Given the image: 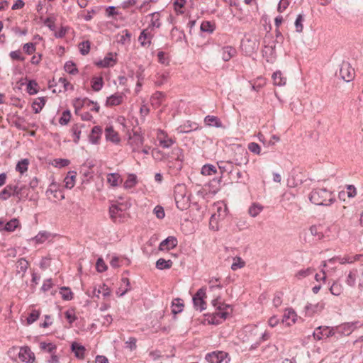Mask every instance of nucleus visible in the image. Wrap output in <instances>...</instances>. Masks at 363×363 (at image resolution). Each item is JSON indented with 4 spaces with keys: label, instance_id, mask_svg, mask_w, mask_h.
Segmentation results:
<instances>
[{
    "label": "nucleus",
    "instance_id": "obj_7",
    "mask_svg": "<svg viewBox=\"0 0 363 363\" xmlns=\"http://www.w3.org/2000/svg\"><path fill=\"white\" fill-rule=\"evenodd\" d=\"M109 213L111 218L116 222L118 219L121 221L124 218V209L122 208V204H112L109 208Z\"/></svg>",
    "mask_w": 363,
    "mask_h": 363
},
{
    "label": "nucleus",
    "instance_id": "obj_34",
    "mask_svg": "<svg viewBox=\"0 0 363 363\" xmlns=\"http://www.w3.org/2000/svg\"><path fill=\"white\" fill-rule=\"evenodd\" d=\"M198 124L196 123H191L190 121H187L186 123L181 125L179 127L181 133H189L192 130H196L198 129Z\"/></svg>",
    "mask_w": 363,
    "mask_h": 363
},
{
    "label": "nucleus",
    "instance_id": "obj_5",
    "mask_svg": "<svg viewBox=\"0 0 363 363\" xmlns=\"http://www.w3.org/2000/svg\"><path fill=\"white\" fill-rule=\"evenodd\" d=\"M259 42L255 37L253 38H245L242 40L241 46L247 53H252L257 50Z\"/></svg>",
    "mask_w": 363,
    "mask_h": 363
},
{
    "label": "nucleus",
    "instance_id": "obj_11",
    "mask_svg": "<svg viewBox=\"0 0 363 363\" xmlns=\"http://www.w3.org/2000/svg\"><path fill=\"white\" fill-rule=\"evenodd\" d=\"M16 189L14 191V196L16 197L18 201L25 200L28 197L30 190L27 185L18 186L15 184Z\"/></svg>",
    "mask_w": 363,
    "mask_h": 363
},
{
    "label": "nucleus",
    "instance_id": "obj_49",
    "mask_svg": "<svg viewBox=\"0 0 363 363\" xmlns=\"http://www.w3.org/2000/svg\"><path fill=\"white\" fill-rule=\"evenodd\" d=\"M318 330H322L326 337H332L336 335V328H330L328 326H320Z\"/></svg>",
    "mask_w": 363,
    "mask_h": 363
},
{
    "label": "nucleus",
    "instance_id": "obj_53",
    "mask_svg": "<svg viewBox=\"0 0 363 363\" xmlns=\"http://www.w3.org/2000/svg\"><path fill=\"white\" fill-rule=\"evenodd\" d=\"M71 118V113L69 110L64 111L62 112V116L59 119V123L62 125H67Z\"/></svg>",
    "mask_w": 363,
    "mask_h": 363
},
{
    "label": "nucleus",
    "instance_id": "obj_28",
    "mask_svg": "<svg viewBox=\"0 0 363 363\" xmlns=\"http://www.w3.org/2000/svg\"><path fill=\"white\" fill-rule=\"evenodd\" d=\"M76 172L71 171L68 172V174L64 179L65 186L67 189H71L75 184Z\"/></svg>",
    "mask_w": 363,
    "mask_h": 363
},
{
    "label": "nucleus",
    "instance_id": "obj_15",
    "mask_svg": "<svg viewBox=\"0 0 363 363\" xmlns=\"http://www.w3.org/2000/svg\"><path fill=\"white\" fill-rule=\"evenodd\" d=\"M296 313L292 308H287L285 310L283 315L282 322L286 323L287 325H291L295 323L296 320Z\"/></svg>",
    "mask_w": 363,
    "mask_h": 363
},
{
    "label": "nucleus",
    "instance_id": "obj_19",
    "mask_svg": "<svg viewBox=\"0 0 363 363\" xmlns=\"http://www.w3.org/2000/svg\"><path fill=\"white\" fill-rule=\"evenodd\" d=\"M221 52L223 60L228 62L236 55L237 51L234 48L231 46H225L222 48Z\"/></svg>",
    "mask_w": 363,
    "mask_h": 363
},
{
    "label": "nucleus",
    "instance_id": "obj_27",
    "mask_svg": "<svg viewBox=\"0 0 363 363\" xmlns=\"http://www.w3.org/2000/svg\"><path fill=\"white\" fill-rule=\"evenodd\" d=\"M84 124L82 123H77L74 124L72 128L71 132L72 133V135L74 137L73 141L74 143L77 144L79 139H80V135L82 128H84Z\"/></svg>",
    "mask_w": 363,
    "mask_h": 363
},
{
    "label": "nucleus",
    "instance_id": "obj_4",
    "mask_svg": "<svg viewBox=\"0 0 363 363\" xmlns=\"http://www.w3.org/2000/svg\"><path fill=\"white\" fill-rule=\"evenodd\" d=\"M340 76L345 82H351L354 77V70L348 62H343L340 69Z\"/></svg>",
    "mask_w": 363,
    "mask_h": 363
},
{
    "label": "nucleus",
    "instance_id": "obj_61",
    "mask_svg": "<svg viewBox=\"0 0 363 363\" xmlns=\"http://www.w3.org/2000/svg\"><path fill=\"white\" fill-rule=\"evenodd\" d=\"M23 49L26 54L31 55L35 51V45L33 43H28L23 45Z\"/></svg>",
    "mask_w": 363,
    "mask_h": 363
},
{
    "label": "nucleus",
    "instance_id": "obj_64",
    "mask_svg": "<svg viewBox=\"0 0 363 363\" xmlns=\"http://www.w3.org/2000/svg\"><path fill=\"white\" fill-rule=\"evenodd\" d=\"M65 318L68 320V322L72 324L77 320V316L75 315L74 311L73 309L67 310L65 313Z\"/></svg>",
    "mask_w": 363,
    "mask_h": 363
},
{
    "label": "nucleus",
    "instance_id": "obj_44",
    "mask_svg": "<svg viewBox=\"0 0 363 363\" xmlns=\"http://www.w3.org/2000/svg\"><path fill=\"white\" fill-rule=\"evenodd\" d=\"M49 193H55L54 196L57 199H63L65 198L64 194L61 191H57V184L54 182L50 185V188L47 190V194Z\"/></svg>",
    "mask_w": 363,
    "mask_h": 363
},
{
    "label": "nucleus",
    "instance_id": "obj_45",
    "mask_svg": "<svg viewBox=\"0 0 363 363\" xmlns=\"http://www.w3.org/2000/svg\"><path fill=\"white\" fill-rule=\"evenodd\" d=\"M60 293L62 295V298L65 301H69L73 298V293L68 287H61Z\"/></svg>",
    "mask_w": 363,
    "mask_h": 363
},
{
    "label": "nucleus",
    "instance_id": "obj_9",
    "mask_svg": "<svg viewBox=\"0 0 363 363\" xmlns=\"http://www.w3.org/2000/svg\"><path fill=\"white\" fill-rule=\"evenodd\" d=\"M143 137L137 132H134L133 135L129 137L128 143L133 152H138L140 147L143 145Z\"/></svg>",
    "mask_w": 363,
    "mask_h": 363
},
{
    "label": "nucleus",
    "instance_id": "obj_56",
    "mask_svg": "<svg viewBox=\"0 0 363 363\" xmlns=\"http://www.w3.org/2000/svg\"><path fill=\"white\" fill-rule=\"evenodd\" d=\"M80 53L82 55H86L90 50V42L89 40L83 41L79 45Z\"/></svg>",
    "mask_w": 363,
    "mask_h": 363
},
{
    "label": "nucleus",
    "instance_id": "obj_8",
    "mask_svg": "<svg viewBox=\"0 0 363 363\" xmlns=\"http://www.w3.org/2000/svg\"><path fill=\"white\" fill-rule=\"evenodd\" d=\"M228 356V353L223 351H216L208 353L206 355V360L209 363H222Z\"/></svg>",
    "mask_w": 363,
    "mask_h": 363
},
{
    "label": "nucleus",
    "instance_id": "obj_6",
    "mask_svg": "<svg viewBox=\"0 0 363 363\" xmlns=\"http://www.w3.org/2000/svg\"><path fill=\"white\" fill-rule=\"evenodd\" d=\"M18 358L21 359V361L26 363H33L35 359L34 353L28 346L22 347L20 348V351L18 352Z\"/></svg>",
    "mask_w": 363,
    "mask_h": 363
},
{
    "label": "nucleus",
    "instance_id": "obj_12",
    "mask_svg": "<svg viewBox=\"0 0 363 363\" xmlns=\"http://www.w3.org/2000/svg\"><path fill=\"white\" fill-rule=\"evenodd\" d=\"M177 240L175 237L169 236L162 241L160 244L159 249L160 250H171L177 245Z\"/></svg>",
    "mask_w": 363,
    "mask_h": 363
},
{
    "label": "nucleus",
    "instance_id": "obj_31",
    "mask_svg": "<svg viewBox=\"0 0 363 363\" xmlns=\"http://www.w3.org/2000/svg\"><path fill=\"white\" fill-rule=\"evenodd\" d=\"M272 79L274 85L277 86L285 85L286 82V79L283 77V74L280 71H277L273 73Z\"/></svg>",
    "mask_w": 363,
    "mask_h": 363
},
{
    "label": "nucleus",
    "instance_id": "obj_10",
    "mask_svg": "<svg viewBox=\"0 0 363 363\" xmlns=\"http://www.w3.org/2000/svg\"><path fill=\"white\" fill-rule=\"evenodd\" d=\"M336 328V334L340 336H347L356 328L354 323H345Z\"/></svg>",
    "mask_w": 363,
    "mask_h": 363
},
{
    "label": "nucleus",
    "instance_id": "obj_42",
    "mask_svg": "<svg viewBox=\"0 0 363 363\" xmlns=\"http://www.w3.org/2000/svg\"><path fill=\"white\" fill-rule=\"evenodd\" d=\"M29 164V161L28 159H23L19 161L17 164L16 169L21 174H23L28 170V166Z\"/></svg>",
    "mask_w": 363,
    "mask_h": 363
},
{
    "label": "nucleus",
    "instance_id": "obj_57",
    "mask_svg": "<svg viewBox=\"0 0 363 363\" xmlns=\"http://www.w3.org/2000/svg\"><path fill=\"white\" fill-rule=\"evenodd\" d=\"M313 272L314 269L311 267L305 269H301L296 274V277L300 279L312 274Z\"/></svg>",
    "mask_w": 363,
    "mask_h": 363
},
{
    "label": "nucleus",
    "instance_id": "obj_1",
    "mask_svg": "<svg viewBox=\"0 0 363 363\" xmlns=\"http://www.w3.org/2000/svg\"><path fill=\"white\" fill-rule=\"evenodd\" d=\"M309 199L318 206H329L335 201L332 192L325 188L313 189L309 195Z\"/></svg>",
    "mask_w": 363,
    "mask_h": 363
},
{
    "label": "nucleus",
    "instance_id": "obj_14",
    "mask_svg": "<svg viewBox=\"0 0 363 363\" xmlns=\"http://www.w3.org/2000/svg\"><path fill=\"white\" fill-rule=\"evenodd\" d=\"M153 35L151 33L148 32V29H144L140 33L138 37V41L140 43V45L143 47L150 46L151 45V39L152 38Z\"/></svg>",
    "mask_w": 363,
    "mask_h": 363
},
{
    "label": "nucleus",
    "instance_id": "obj_30",
    "mask_svg": "<svg viewBox=\"0 0 363 363\" xmlns=\"http://www.w3.org/2000/svg\"><path fill=\"white\" fill-rule=\"evenodd\" d=\"M358 276V271L357 269H353L350 271L346 279L345 283L350 287H354L356 284V279Z\"/></svg>",
    "mask_w": 363,
    "mask_h": 363
},
{
    "label": "nucleus",
    "instance_id": "obj_20",
    "mask_svg": "<svg viewBox=\"0 0 363 363\" xmlns=\"http://www.w3.org/2000/svg\"><path fill=\"white\" fill-rule=\"evenodd\" d=\"M218 167L221 172L232 174L233 171V162L231 161H219L217 162Z\"/></svg>",
    "mask_w": 363,
    "mask_h": 363
},
{
    "label": "nucleus",
    "instance_id": "obj_52",
    "mask_svg": "<svg viewBox=\"0 0 363 363\" xmlns=\"http://www.w3.org/2000/svg\"><path fill=\"white\" fill-rule=\"evenodd\" d=\"M172 157L177 161L182 162L184 160L183 151L179 147H175L172 151Z\"/></svg>",
    "mask_w": 363,
    "mask_h": 363
},
{
    "label": "nucleus",
    "instance_id": "obj_33",
    "mask_svg": "<svg viewBox=\"0 0 363 363\" xmlns=\"http://www.w3.org/2000/svg\"><path fill=\"white\" fill-rule=\"evenodd\" d=\"M172 312L174 314L181 313L184 309V304L182 300L179 298H175L172 303Z\"/></svg>",
    "mask_w": 363,
    "mask_h": 363
},
{
    "label": "nucleus",
    "instance_id": "obj_50",
    "mask_svg": "<svg viewBox=\"0 0 363 363\" xmlns=\"http://www.w3.org/2000/svg\"><path fill=\"white\" fill-rule=\"evenodd\" d=\"M200 28L202 32L211 33L215 30V26H214V24L211 23L210 21H203L201 24Z\"/></svg>",
    "mask_w": 363,
    "mask_h": 363
},
{
    "label": "nucleus",
    "instance_id": "obj_62",
    "mask_svg": "<svg viewBox=\"0 0 363 363\" xmlns=\"http://www.w3.org/2000/svg\"><path fill=\"white\" fill-rule=\"evenodd\" d=\"M39 315H40V313L38 311H36V310L32 311L31 313L28 315V316L27 318L28 324H32L33 323H34L35 320H38V318H39Z\"/></svg>",
    "mask_w": 363,
    "mask_h": 363
},
{
    "label": "nucleus",
    "instance_id": "obj_37",
    "mask_svg": "<svg viewBox=\"0 0 363 363\" xmlns=\"http://www.w3.org/2000/svg\"><path fill=\"white\" fill-rule=\"evenodd\" d=\"M104 86V81L101 77H94L91 80V88L95 91H100Z\"/></svg>",
    "mask_w": 363,
    "mask_h": 363
},
{
    "label": "nucleus",
    "instance_id": "obj_26",
    "mask_svg": "<svg viewBox=\"0 0 363 363\" xmlns=\"http://www.w3.org/2000/svg\"><path fill=\"white\" fill-rule=\"evenodd\" d=\"M123 95L115 94L107 98L106 101V105L108 106H117L122 103L123 101Z\"/></svg>",
    "mask_w": 363,
    "mask_h": 363
},
{
    "label": "nucleus",
    "instance_id": "obj_13",
    "mask_svg": "<svg viewBox=\"0 0 363 363\" xmlns=\"http://www.w3.org/2000/svg\"><path fill=\"white\" fill-rule=\"evenodd\" d=\"M323 308V303H317L315 304L307 303L304 310L306 315L312 316L315 313L321 311Z\"/></svg>",
    "mask_w": 363,
    "mask_h": 363
},
{
    "label": "nucleus",
    "instance_id": "obj_48",
    "mask_svg": "<svg viewBox=\"0 0 363 363\" xmlns=\"http://www.w3.org/2000/svg\"><path fill=\"white\" fill-rule=\"evenodd\" d=\"M216 168L213 164H205L201 168V174L203 175H211L213 174L216 173Z\"/></svg>",
    "mask_w": 363,
    "mask_h": 363
},
{
    "label": "nucleus",
    "instance_id": "obj_25",
    "mask_svg": "<svg viewBox=\"0 0 363 363\" xmlns=\"http://www.w3.org/2000/svg\"><path fill=\"white\" fill-rule=\"evenodd\" d=\"M204 123L206 125L216 128H220L223 125L222 122L217 116L210 115L205 117Z\"/></svg>",
    "mask_w": 363,
    "mask_h": 363
},
{
    "label": "nucleus",
    "instance_id": "obj_41",
    "mask_svg": "<svg viewBox=\"0 0 363 363\" xmlns=\"http://www.w3.org/2000/svg\"><path fill=\"white\" fill-rule=\"evenodd\" d=\"M330 291L333 295L340 296L343 291L342 285L337 281H335L330 286Z\"/></svg>",
    "mask_w": 363,
    "mask_h": 363
},
{
    "label": "nucleus",
    "instance_id": "obj_29",
    "mask_svg": "<svg viewBox=\"0 0 363 363\" xmlns=\"http://www.w3.org/2000/svg\"><path fill=\"white\" fill-rule=\"evenodd\" d=\"M106 138L113 143H117L120 141L117 133L113 130V127H107L105 130Z\"/></svg>",
    "mask_w": 363,
    "mask_h": 363
},
{
    "label": "nucleus",
    "instance_id": "obj_32",
    "mask_svg": "<svg viewBox=\"0 0 363 363\" xmlns=\"http://www.w3.org/2000/svg\"><path fill=\"white\" fill-rule=\"evenodd\" d=\"M173 262L171 259L166 260L163 258H160L156 262V268L160 270L168 269L172 267Z\"/></svg>",
    "mask_w": 363,
    "mask_h": 363
},
{
    "label": "nucleus",
    "instance_id": "obj_43",
    "mask_svg": "<svg viewBox=\"0 0 363 363\" xmlns=\"http://www.w3.org/2000/svg\"><path fill=\"white\" fill-rule=\"evenodd\" d=\"M65 70L70 74L75 75L78 73V69L76 67V65L72 62L68 61L65 64Z\"/></svg>",
    "mask_w": 363,
    "mask_h": 363
},
{
    "label": "nucleus",
    "instance_id": "obj_22",
    "mask_svg": "<svg viewBox=\"0 0 363 363\" xmlns=\"http://www.w3.org/2000/svg\"><path fill=\"white\" fill-rule=\"evenodd\" d=\"M101 133H102V128L99 125L94 126L92 128L91 132L89 135V141L92 144H97L99 141Z\"/></svg>",
    "mask_w": 363,
    "mask_h": 363
},
{
    "label": "nucleus",
    "instance_id": "obj_58",
    "mask_svg": "<svg viewBox=\"0 0 363 363\" xmlns=\"http://www.w3.org/2000/svg\"><path fill=\"white\" fill-rule=\"evenodd\" d=\"M123 35H121V38L118 42L123 45L130 43L131 38V33L128 30H123Z\"/></svg>",
    "mask_w": 363,
    "mask_h": 363
},
{
    "label": "nucleus",
    "instance_id": "obj_18",
    "mask_svg": "<svg viewBox=\"0 0 363 363\" xmlns=\"http://www.w3.org/2000/svg\"><path fill=\"white\" fill-rule=\"evenodd\" d=\"M217 311H218L213 313L211 320V323L214 325L220 324L222 320H225L228 315V313L227 311L222 310Z\"/></svg>",
    "mask_w": 363,
    "mask_h": 363
},
{
    "label": "nucleus",
    "instance_id": "obj_47",
    "mask_svg": "<svg viewBox=\"0 0 363 363\" xmlns=\"http://www.w3.org/2000/svg\"><path fill=\"white\" fill-rule=\"evenodd\" d=\"M19 225V221L16 218H13L7 222L5 225V230L8 232H12L17 228Z\"/></svg>",
    "mask_w": 363,
    "mask_h": 363
},
{
    "label": "nucleus",
    "instance_id": "obj_3",
    "mask_svg": "<svg viewBox=\"0 0 363 363\" xmlns=\"http://www.w3.org/2000/svg\"><path fill=\"white\" fill-rule=\"evenodd\" d=\"M206 298V289L202 287L199 289L193 296V303L194 308L199 311H203L206 308V303L204 301Z\"/></svg>",
    "mask_w": 363,
    "mask_h": 363
},
{
    "label": "nucleus",
    "instance_id": "obj_35",
    "mask_svg": "<svg viewBox=\"0 0 363 363\" xmlns=\"http://www.w3.org/2000/svg\"><path fill=\"white\" fill-rule=\"evenodd\" d=\"M151 20L149 28H160L161 26L160 23V14L159 12H153L150 15Z\"/></svg>",
    "mask_w": 363,
    "mask_h": 363
},
{
    "label": "nucleus",
    "instance_id": "obj_59",
    "mask_svg": "<svg viewBox=\"0 0 363 363\" xmlns=\"http://www.w3.org/2000/svg\"><path fill=\"white\" fill-rule=\"evenodd\" d=\"M309 231L311 235L316 238L317 240H321L323 238V234L322 232L319 231L318 227L316 225H312Z\"/></svg>",
    "mask_w": 363,
    "mask_h": 363
},
{
    "label": "nucleus",
    "instance_id": "obj_46",
    "mask_svg": "<svg viewBox=\"0 0 363 363\" xmlns=\"http://www.w3.org/2000/svg\"><path fill=\"white\" fill-rule=\"evenodd\" d=\"M120 175L117 173H111L107 175V182L112 186H117L118 185V180L120 179Z\"/></svg>",
    "mask_w": 363,
    "mask_h": 363
},
{
    "label": "nucleus",
    "instance_id": "obj_23",
    "mask_svg": "<svg viewBox=\"0 0 363 363\" xmlns=\"http://www.w3.org/2000/svg\"><path fill=\"white\" fill-rule=\"evenodd\" d=\"M72 352L77 358L83 359L84 358L85 347L77 342H73L71 346Z\"/></svg>",
    "mask_w": 363,
    "mask_h": 363
},
{
    "label": "nucleus",
    "instance_id": "obj_54",
    "mask_svg": "<svg viewBox=\"0 0 363 363\" xmlns=\"http://www.w3.org/2000/svg\"><path fill=\"white\" fill-rule=\"evenodd\" d=\"M159 143L162 147L169 148L174 144V140L165 136L164 138H159Z\"/></svg>",
    "mask_w": 363,
    "mask_h": 363
},
{
    "label": "nucleus",
    "instance_id": "obj_38",
    "mask_svg": "<svg viewBox=\"0 0 363 363\" xmlns=\"http://www.w3.org/2000/svg\"><path fill=\"white\" fill-rule=\"evenodd\" d=\"M94 295L96 296L97 297L99 296L100 294H102L103 296L107 297L110 296L111 290L106 284H104L101 286H100L99 289H94Z\"/></svg>",
    "mask_w": 363,
    "mask_h": 363
},
{
    "label": "nucleus",
    "instance_id": "obj_55",
    "mask_svg": "<svg viewBox=\"0 0 363 363\" xmlns=\"http://www.w3.org/2000/svg\"><path fill=\"white\" fill-rule=\"evenodd\" d=\"M40 347L43 350H45L49 353H54L56 350V346L52 343H46L45 342H42L40 344Z\"/></svg>",
    "mask_w": 363,
    "mask_h": 363
},
{
    "label": "nucleus",
    "instance_id": "obj_60",
    "mask_svg": "<svg viewBox=\"0 0 363 363\" xmlns=\"http://www.w3.org/2000/svg\"><path fill=\"white\" fill-rule=\"evenodd\" d=\"M16 264L17 269H20L18 272H25L28 267V261L23 258L18 259Z\"/></svg>",
    "mask_w": 363,
    "mask_h": 363
},
{
    "label": "nucleus",
    "instance_id": "obj_51",
    "mask_svg": "<svg viewBox=\"0 0 363 363\" xmlns=\"http://www.w3.org/2000/svg\"><path fill=\"white\" fill-rule=\"evenodd\" d=\"M38 84H37V82L35 81H34V80L29 81V82L27 84V87H26L27 92L30 95H33V94H37L38 91Z\"/></svg>",
    "mask_w": 363,
    "mask_h": 363
},
{
    "label": "nucleus",
    "instance_id": "obj_17",
    "mask_svg": "<svg viewBox=\"0 0 363 363\" xmlns=\"http://www.w3.org/2000/svg\"><path fill=\"white\" fill-rule=\"evenodd\" d=\"M360 257H362V255H356L354 257L346 256L344 257H333V258L328 259V262L334 263L336 260H338L339 262L342 264H344L346 263L351 264L357 260H359Z\"/></svg>",
    "mask_w": 363,
    "mask_h": 363
},
{
    "label": "nucleus",
    "instance_id": "obj_63",
    "mask_svg": "<svg viewBox=\"0 0 363 363\" xmlns=\"http://www.w3.org/2000/svg\"><path fill=\"white\" fill-rule=\"evenodd\" d=\"M96 269L99 272H104L107 269V266L102 258H99L97 259Z\"/></svg>",
    "mask_w": 363,
    "mask_h": 363
},
{
    "label": "nucleus",
    "instance_id": "obj_21",
    "mask_svg": "<svg viewBox=\"0 0 363 363\" xmlns=\"http://www.w3.org/2000/svg\"><path fill=\"white\" fill-rule=\"evenodd\" d=\"M52 237V234L45 230L40 231L38 235L31 239L35 244H43Z\"/></svg>",
    "mask_w": 363,
    "mask_h": 363
},
{
    "label": "nucleus",
    "instance_id": "obj_2",
    "mask_svg": "<svg viewBox=\"0 0 363 363\" xmlns=\"http://www.w3.org/2000/svg\"><path fill=\"white\" fill-rule=\"evenodd\" d=\"M186 188L184 184H177L174 188V200L177 207L181 211L189 206V198L186 195Z\"/></svg>",
    "mask_w": 363,
    "mask_h": 363
},
{
    "label": "nucleus",
    "instance_id": "obj_36",
    "mask_svg": "<svg viewBox=\"0 0 363 363\" xmlns=\"http://www.w3.org/2000/svg\"><path fill=\"white\" fill-rule=\"evenodd\" d=\"M45 104V99L43 97H40L37 100L34 101L32 104V108L35 113H38L42 110L43 107Z\"/></svg>",
    "mask_w": 363,
    "mask_h": 363
},
{
    "label": "nucleus",
    "instance_id": "obj_16",
    "mask_svg": "<svg viewBox=\"0 0 363 363\" xmlns=\"http://www.w3.org/2000/svg\"><path fill=\"white\" fill-rule=\"evenodd\" d=\"M16 189L15 185L8 184L0 191V200L6 201L11 196H14V191Z\"/></svg>",
    "mask_w": 363,
    "mask_h": 363
},
{
    "label": "nucleus",
    "instance_id": "obj_39",
    "mask_svg": "<svg viewBox=\"0 0 363 363\" xmlns=\"http://www.w3.org/2000/svg\"><path fill=\"white\" fill-rule=\"evenodd\" d=\"M263 210V206L259 203H253L248 209L249 214L252 217H256Z\"/></svg>",
    "mask_w": 363,
    "mask_h": 363
},
{
    "label": "nucleus",
    "instance_id": "obj_24",
    "mask_svg": "<svg viewBox=\"0 0 363 363\" xmlns=\"http://www.w3.org/2000/svg\"><path fill=\"white\" fill-rule=\"evenodd\" d=\"M116 63V60L112 53H108L102 60L96 63V65L101 67H113Z\"/></svg>",
    "mask_w": 363,
    "mask_h": 363
},
{
    "label": "nucleus",
    "instance_id": "obj_40",
    "mask_svg": "<svg viewBox=\"0 0 363 363\" xmlns=\"http://www.w3.org/2000/svg\"><path fill=\"white\" fill-rule=\"evenodd\" d=\"M137 177L134 174H130L128 177V179L124 182V187L125 189H130L135 186L137 184Z\"/></svg>",
    "mask_w": 363,
    "mask_h": 363
}]
</instances>
